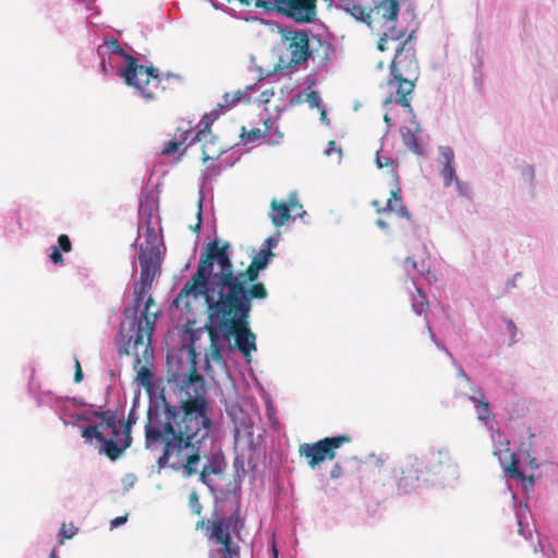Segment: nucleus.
Returning a JSON list of instances; mask_svg holds the SVG:
<instances>
[{
  "instance_id": "f257e3e1",
  "label": "nucleus",
  "mask_w": 558,
  "mask_h": 558,
  "mask_svg": "<svg viewBox=\"0 0 558 558\" xmlns=\"http://www.w3.org/2000/svg\"><path fill=\"white\" fill-rule=\"evenodd\" d=\"M190 353L192 364L178 384V404L163 399L162 409H148L145 424V447L153 449L163 445L158 465L183 470L187 476L197 473L202 442L209 437L213 427V409L205 381L196 368L195 351L192 349Z\"/></svg>"
},
{
  "instance_id": "f03ea898",
  "label": "nucleus",
  "mask_w": 558,
  "mask_h": 558,
  "mask_svg": "<svg viewBox=\"0 0 558 558\" xmlns=\"http://www.w3.org/2000/svg\"><path fill=\"white\" fill-rule=\"evenodd\" d=\"M229 242L220 243L218 239L209 242L204 248L196 271L183 286L173 301L175 307H190L191 299L203 296L206 304L228 308L236 302L250 316L252 300H264L268 292L262 282H250L235 276Z\"/></svg>"
},
{
  "instance_id": "7ed1b4c3",
  "label": "nucleus",
  "mask_w": 558,
  "mask_h": 558,
  "mask_svg": "<svg viewBox=\"0 0 558 558\" xmlns=\"http://www.w3.org/2000/svg\"><path fill=\"white\" fill-rule=\"evenodd\" d=\"M211 312V319L216 328L221 331L223 340L234 338L235 348L244 355L250 356L256 351V335L251 330L246 312L239 303L233 302L228 308L206 304Z\"/></svg>"
},
{
  "instance_id": "20e7f679",
  "label": "nucleus",
  "mask_w": 558,
  "mask_h": 558,
  "mask_svg": "<svg viewBox=\"0 0 558 558\" xmlns=\"http://www.w3.org/2000/svg\"><path fill=\"white\" fill-rule=\"evenodd\" d=\"M106 46L111 53L125 58L126 66L121 71V76L129 86L134 87L147 100H155L162 94L165 87L161 85L162 78L157 69L140 64L138 60L126 53L114 38L106 41Z\"/></svg>"
},
{
  "instance_id": "39448f33",
  "label": "nucleus",
  "mask_w": 558,
  "mask_h": 558,
  "mask_svg": "<svg viewBox=\"0 0 558 558\" xmlns=\"http://www.w3.org/2000/svg\"><path fill=\"white\" fill-rule=\"evenodd\" d=\"M240 517L235 512L228 518L217 520L201 519L196 522L195 529L209 531L208 537L214 539L220 547L209 550V558H240V547L232 541L233 534H239Z\"/></svg>"
},
{
  "instance_id": "423d86ee",
  "label": "nucleus",
  "mask_w": 558,
  "mask_h": 558,
  "mask_svg": "<svg viewBox=\"0 0 558 558\" xmlns=\"http://www.w3.org/2000/svg\"><path fill=\"white\" fill-rule=\"evenodd\" d=\"M151 306H155V301L149 294L141 318L133 323V333L129 336L122 335L125 340L123 345L119 349V354L134 355V367H137L142 363L138 352L140 348H144L143 353H146L150 347L151 335L158 318L157 312H150Z\"/></svg>"
},
{
  "instance_id": "0eeeda50",
  "label": "nucleus",
  "mask_w": 558,
  "mask_h": 558,
  "mask_svg": "<svg viewBox=\"0 0 558 558\" xmlns=\"http://www.w3.org/2000/svg\"><path fill=\"white\" fill-rule=\"evenodd\" d=\"M437 454L430 452L428 456L418 458L416 456L408 457L398 469L393 470V477L397 486L403 493H411L417 488L421 481H426L429 473L440 472L442 462L437 459Z\"/></svg>"
},
{
  "instance_id": "6e6552de",
  "label": "nucleus",
  "mask_w": 558,
  "mask_h": 558,
  "mask_svg": "<svg viewBox=\"0 0 558 558\" xmlns=\"http://www.w3.org/2000/svg\"><path fill=\"white\" fill-rule=\"evenodd\" d=\"M351 441L350 435L341 434L325 437L315 442L301 444L298 451L300 457L306 460L307 466L315 470L322 463L333 460L337 456V450Z\"/></svg>"
},
{
  "instance_id": "1a4fd4ad",
  "label": "nucleus",
  "mask_w": 558,
  "mask_h": 558,
  "mask_svg": "<svg viewBox=\"0 0 558 558\" xmlns=\"http://www.w3.org/2000/svg\"><path fill=\"white\" fill-rule=\"evenodd\" d=\"M138 263L141 266L140 287L135 288V303L134 314L137 312L140 303L144 300L145 295L149 293L153 282L160 272L161 256L156 245L146 247L141 246L137 254Z\"/></svg>"
},
{
  "instance_id": "9d476101",
  "label": "nucleus",
  "mask_w": 558,
  "mask_h": 558,
  "mask_svg": "<svg viewBox=\"0 0 558 558\" xmlns=\"http://www.w3.org/2000/svg\"><path fill=\"white\" fill-rule=\"evenodd\" d=\"M94 416L100 420L99 424L85 427L82 430V437L89 445L93 444V439L95 438L100 444V452L106 454V441H109V438H118L121 436L117 411L106 410L95 412Z\"/></svg>"
},
{
  "instance_id": "9b49d317",
  "label": "nucleus",
  "mask_w": 558,
  "mask_h": 558,
  "mask_svg": "<svg viewBox=\"0 0 558 558\" xmlns=\"http://www.w3.org/2000/svg\"><path fill=\"white\" fill-rule=\"evenodd\" d=\"M415 83L413 78L399 77L398 75H390L389 80L383 85L386 92L384 105L398 104L401 107L408 108L412 111L411 94L413 93Z\"/></svg>"
},
{
  "instance_id": "f8f14e48",
  "label": "nucleus",
  "mask_w": 558,
  "mask_h": 558,
  "mask_svg": "<svg viewBox=\"0 0 558 558\" xmlns=\"http://www.w3.org/2000/svg\"><path fill=\"white\" fill-rule=\"evenodd\" d=\"M413 38L410 34L409 38L397 48L396 54L390 63V75H398L399 77L413 78V82L418 77V64L415 58V51L412 47L407 48V43Z\"/></svg>"
},
{
  "instance_id": "ddd939ff",
  "label": "nucleus",
  "mask_w": 558,
  "mask_h": 558,
  "mask_svg": "<svg viewBox=\"0 0 558 558\" xmlns=\"http://www.w3.org/2000/svg\"><path fill=\"white\" fill-rule=\"evenodd\" d=\"M289 54V66H296L305 63L312 56L308 34L305 31L288 32L283 35Z\"/></svg>"
},
{
  "instance_id": "4468645a",
  "label": "nucleus",
  "mask_w": 558,
  "mask_h": 558,
  "mask_svg": "<svg viewBox=\"0 0 558 558\" xmlns=\"http://www.w3.org/2000/svg\"><path fill=\"white\" fill-rule=\"evenodd\" d=\"M278 10L296 22H312L316 0H275Z\"/></svg>"
},
{
  "instance_id": "2eb2a0df",
  "label": "nucleus",
  "mask_w": 558,
  "mask_h": 558,
  "mask_svg": "<svg viewBox=\"0 0 558 558\" xmlns=\"http://www.w3.org/2000/svg\"><path fill=\"white\" fill-rule=\"evenodd\" d=\"M136 421L137 416L134 409H132L128 415L124 427L121 430V436L118 438H109V441H106V456L109 459H118L124 450L130 447L132 442L131 427L136 423Z\"/></svg>"
},
{
  "instance_id": "dca6fc26",
  "label": "nucleus",
  "mask_w": 558,
  "mask_h": 558,
  "mask_svg": "<svg viewBox=\"0 0 558 558\" xmlns=\"http://www.w3.org/2000/svg\"><path fill=\"white\" fill-rule=\"evenodd\" d=\"M441 170L440 175L444 180L445 186H450L453 182L456 183L457 190L461 195L466 194L468 186L463 184L458 177L453 168L454 153L449 146H442L439 148Z\"/></svg>"
},
{
  "instance_id": "f3484780",
  "label": "nucleus",
  "mask_w": 558,
  "mask_h": 558,
  "mask_svg": "<svg viewBox=\"0 0 558 558\" xmlns=\"http://www.w3.org/2000/svg\"><path fill=\"white\" fill-rule=\"evenodd\" d=\"M205 328L210 339L208 352L206 353V368H210V362H214L219 365H225L222 348L218 343L222 339V333L216 328V323L214 319H211V312L208 308Z\"/></svg>"
},
{
  "instance_id": "a211bd4d",
  "label": "nucleus",
  "mask_w": 558,
  "mask_h": 558,
  "mask_svg": "<svg viewBox=\"0 0 558 558\" xmlns=\"http://www.w3.org/2000/svg\"><path fill=\"white\" fill-rule=\"evenodd\" d=\"M372 206L378 215L396 213L400 218H411V214L402 202L399 181L395 182V187L390 192V198L387 199L385 206H381L380 202L376 199L372 202Z\"/></svg>"
},
{
  "instance_id": "6ab92c4d",
  "label": "nucleus",
  "mask_w": 558,
  "mask_h": 558,
  "mask_svg": "<svg viewBox=\"0 0 558 558\" xmlns=\"http://www.w3.org/2000/svg\"><path fill=\"white\" fill-rule=\"evenodd\" d=\"M271 128H275L274 125V119L269 118L264 121V129L259 128H253L251 130H247L245 126L241 128V142L244 145L253 144L255 142L260 141L262 138H266L269 144H277L280 142V136L272 135L271 134Z\"/></svg>"
},
{
  "instance_id": "aec40b11",
  "label": "nucleus",
  "mask_w": 558,
  "mask_h": 558,
  "mask_svg": "<svg viewBox=\"0 0 558 558\" xmlns=\"http://www.w3.org/2000/svg\"><path fill=\"white\" fill-rule=\"evenodd\" d=\"M194 141L202 143V160L204 162L216 160L222 154V148L217 145L208 123H206L204 129L195 133Z\"/></svg>"
},
{
  "instance_id": "412c9836",
  "label": "nucleus",
  "mask_w": 558,
  "mask_h": 558,
  "mask_svg": "<svg viewBox=\"0 0 558 558\" xmlns=\"http://www.w3.org/2000/svg\"><path fill=\"white\" fill-rule=\"evenodd\" d=\"M275 256V254L270 251V248H262L252 259L251 264L244 271H239L235 276L242 277L250 282H254L257 280L259 271L265 269L270 259Z\"/></svg>"
},
{
  "instance_id": "4be33fe9",
  "label": "nucleus",
  "mask_w": 558,
  "mask_h": 558,
  "mask_svg": "<svg viewBox=\"0 0 558 558\" xmlns=\"http://www.w3.org/2000/svg\"><path fill=\"white\" fill-rule=\"evenodd\" d=\"M471 391L472 395L469 399L475 407L477 420L486 422L492 416L489 402L486 400L485 393L481 387H472Z\"/></svg>"
},
{
  "instance_id": "5701e85b",
  "label": "nucleus",
  "mask_w": 558,
  "mask_h": 558,
  "mask_svg": "<svg viewBox=\"0 0 558 558\" xmlns=\"http://www.w3.org/2000/svg\"><path fill=\"white\" fill-rule=\"evenodd\" d=\"M290 207L286 201H277L274 198L270 203V210L268 216L276 228L282 227L291 218Z\"/></svg>"
},
{
  "instance_id": "b1692460",
  "label": "nucleus",
  "mask_w": 558,
  "mask_h": 558,
  "mask_svg": "<svg viewBox=\"0 0 558 558\" xmlns=\"http://www.w3.org/2000/svg\"><path fill=\"white\" fill-rule=\"evenodd\" d=\"M223 472V465L219 458L214 457L208 464H205L199 472L201 482L206 485L211 493H215V486L211 475H219Z\"/></svg>"
},
{
  "instance_id": "393cba45",
  "label": "nucleus",
  "mask_w": 558,
  "mask_h": 558,
  "mask_svg": "<svg viewBox=\"0 0 558 558\" xmlns=\"http://www.w3.org/2000/svg\"><path fill=\"white\" fill-rule=\"evenodd\" d=\"M372 11L386 21L395 22L400 11L399 0H380Z\"/></svg>"
},
{
  "instance_id": "a878e982",
  "label": "nucleus",
  "mask_w": 558,
  "mask_h": 558,
  "mask_svg": "<svg viewBox=\"0 0 558 558\" xmlns=\"http://www.w3.org/2000/svg\"><path fill=\"white\" fill-rule=\"evenodd\" d=\"M319 47L315 50L312 49L313 61L318 68H326L329 65L333 54V48L329 44L322 43L318 40Z\"/></svg>"
},
{
  "instance_id": "bb28decb",
  "label": "nucleus",
  "mask_w": 558,
  "mask_h": 558,
  "mask_svg": "<svg viewBox=\"0 0 558 558\" xmlns=\"http://www.w3.org/2000/svg\"><path fill=\"white\" fill-rule=\"evenodd\" d=\"M72 251V243L66 234H61L58 238V246H53L49 258L54 264H62L63 257L61 252L69 253Z\"/></svg>"
},
{
  "instance_id": "cd10ccee",
  "label": "nucleus",
  "mask_w": 558,
  "mask_h": 558,
  "mask_svg": "<svg viewBox=\"0 0 558 558\" xmlns=\"http://www.w3.org/2000/svg\"><path fill=\"white\" fill-rule=\"evenodd\" d=\"M344 10L356 21L365 23L366 25H371L373 13L372 10H367L365 7L355 2H349L345 5Z\"/></svg>"
},
{
  "instance_id": "c85d7f7f",
  "label": "nucleus",
  "mask_w": 558,
  "mask_h": 558,
  "mask_svg": "<svg viewBox=\"0 0 558 558\" xmlns=\"http://www.w3.org/2000/svg\"><path fill=\"white\" fill-rule=\"evenodd\" d=\"M505 465L504 469L507 474L517 480H524V474L519 471V458L514 452L509 450L505 451Z\"/></svg>"
},
{
  "instance_id": "c756f323",
  "label": "nucleus",
  "mask_w": 558,
  "mask_h": 558,
  "mask_svg": "<svg viewBox=\"0 0 558 558\" xmlns=\"http://www.w3.org/2000/svg\"><path fill=\"white\" fill-rule=\"evenodd\" d=\"M403 144L414 154L423 155V148L418 143L416 133L410 129L402 131Z\"/></svg>"
},
{
  "instance_id": "7c9ffc66",
  "label": "nucleus",
  "mask_w": 558,
  "mask_h": 558,
  "mask_svg": "<svg viewBox=\"0 0 558 558\" xmlns=\"http://www.w3.org/2000/svg\"><path fill=\"white\" fill-rule=\"evenodd\" d=\"M376 165L379 169L388 168L390 171L391 177L393 178L395 182L399 181V174H398V163L395 159H392L389 156H381L379 153L376 155Z\"/></svg>"
},
{
  "instance_id": "2f4dec72",
  "label": "nucleus",
  "mask_w": 558,
  "mask_h": 558,
  "mask_svg": "<svg viewBox=\"0 0 558 558\" xmlns=\"http://www.w3.org/2000/svg\"><path fill=\"white\" fill-rule=\"evenodd\" d=\"M429 307L426 295L423 291L416 288V294L412 296V308L417 315L426 314Z\"/></svg>"
},
{
  "instance_id": "473e14b6",
  "label": "nucleus",
  "mask_w": 558,
  "mask_h": 558,
  "mask_svg": "<svg viewBox=\"0 0 558 558\" xmlns=\"http://www.w3.org/2000/svg\"><path fill=\"white\" fill-rule=\"evenodd\" d=\"M405 266H410L412 272L420 275L429 274V266L424 258L415 259L414 257H407L404 260Z\"/></svg>"
},
{
  "instance_id": "72a5a7b5",
  "label": "nucleus",
  "mask_w": 558,
  "mask_h": 558,
  "mask_svg": "<svg viewBox=\"0 0 558 558\" xmlns=\"http://www.w3.org/2000/svg\"><path fill=\"white\" fill-rule=\"evenodd\" d=\"M243 93L241 90L234 93H226L222 96V102L218 104V109H228L234 106L242 98Z\"/></svg>"
},
{
  "instance_id": "f704fd0d",
  "label": "nucleus",
  "mask_w": 558,
  "mask_h": 558,
  "mask_svg": "<svg viewBox=\"0 0 558 558\" xmlns=\"http://www.w3.org/2000/svg\"><path fill=\"white\" fill-rule=\"evenodd\" d=\"M137 380L143 387L149 388L153 385V373L149 368L141 366L137 372Z\"/></svg>"
},
{
  "instance_id": "c9c22d12",
  "label": "nucleus",
  "mask_w": 558,
  "mask_h": 558,
  "mask_svg": "<svg viewBox=\"0 0 558 558\" xmlns=\"http://www.w3.org/2000/svg\"><path fill=\"white\" fill-rule=\"evenodd\" d=\"M77 531L78 529L73 524L68 525L63 523L59 532V543L63 544L65 539L72 538L77 533Z\"/></svg>"
},
{
  "instance_id": "e433bc0d",
  "label": "nucleus",
  "mask_w": 558,
  "mask_h": 558,
  "mask_svg": "<svg viewBox=\"0 0 558 558\" xmlns=\"http://www.w3.org/2000/svg\"><path fill=\"white\" fill-rule=\"evenodd\" d=\"M189 507L192 510V513L195 515H201L203 511V506L199 502L198 494L196 492H191L189 495Z\"/></svg>"
},
{
  "instance_id": "4c0bfd02",
  "label": "nucleus",
  "mask_w": 558,
  "mask_h": 558,
  "mask_svg": "<svg viewBox=\"0 0 558 558\" xmlns=\"http://www.w3.org/2000/svg\"><path fill=\"white\" fill-rule=\"evenodd\" d=\"M184 144V141H169L162 148V155H170L179 151L180 147Z\"/></svg>"
},
{
  "instance_id": "58836bf2",
  "label": "nucleus",
  "mask_w": 558,
  "mask_h": 558,
  "mask_svg": "<svg viewBox=\"0 0 558 558\" xmlns=\"http://www.w3.org/2000/svg\"><path fill=\"white\" fill-rule=\"evenodd\" d=\"M308 105L314 108V107H319L320 105V97H319V94L317 92H311L308 95H307V98H306Z\"/></svg>"
},
{
  "instance_id": "ea45409f",
  "label": "nucleus",
  "mask_w": 558,
  "mask_h": 558,
  "mask_svg": "<svg viewBox=\"0 0 558 558\" xmlns=\"http://www.w3.org/2000/svg\"><path fill=\"white\" fill-rule=\"evenodd\" d=\"M342 474H343L342 465L339 462L335 463L331 466L330 472H329L330 478H332V480L339 478L340 476H342Z\"/></svg>"
},
{
  "instance_id": "a19ab883",
  "label": "nucleus",
  "mask_w": 558,
  "mask_h": 558,
  "mask_svg": "<svg viewBox=\"0 0 558 558\" xmlns=\"http://www.w3.org/2000/svg\"><path fill=\"white\" fill-rule=\"evenodd\" d=\"M287 204L288 207H290V210H295L298 207L302 208V205L299 203L298 194L295 192L289 195Z\"/></svg>"
},
{
  "instance_id": "79ce46f5",
  "label": "nucleus",
  "mask_w": 558,
  "mask_h": 558,
  "mask_svg": "<svg viewBox=\"0 0 558 558\" xmlns=\"http://www.w3.org/2000/svg\"><path fill=\"white\" fill-rule=\"evenodd\" d=\"M332 153H337L339 156L341 155V148L337 145L336 141H329L325 150L327 156H330Z\"/></svg>"
},
{
  "instance_id": "37998d69",
  "label": "nucleus",
  "mask_w": 558,
  "mask_h": 558,
  "mask_svg": "<svg viewBox=\"0 0 558 558\" xmlns=\"http://www.w3.org/2000/svg\"><path fill=\"white\" fill-rule=\"evenodd\" d=\"M82 380H83V371H82L78 360H75L74 381L77 384V383H81Z\"/></svg>"
},
{
  "instance_id": "c03bdc74",
  "label": "nucleus",
  "mask_w": 558,
  "mask_h": 558,
  "mask_svg": "<svg viewBox=\"0 0 558 558\" xmlns=\"http://www.w3.org/2000/svg\"><path fill=\"white\" fill-rule=\"evenodd\" d=\"M387 43H388V36L387 34H385L383 37H380V39L378 40V44H377V48L380 50V51H385L387 50Z\"/></svg>"
},
{
  "instance_id": "a18cd8bd",
  "label": "nucleus",
  "mask_w": 558,
  "mask_h": 558,
  "mask_svg": "<svg viewBox=\"0 0 558 558\" xmlns=\"http://www.w3.org/2000/svg\"><path fill=\"white\" fill-rule=\"evenodd\" d=\"M126 520H128V517H126V515L117 517L116 519H113V520L111 521V526H112V527H117V526H119V525H121V524H124V523L126 522Z\"/></svg>"
},
{
  "instance_id": "49530a36",
  "label": "nucleus",
  "mask_w": 558,
  "mask_h": 558,
  "mask_svg": "<svg viewBox=\"0 0 558 558\" xmlns=\"http://www.w3.org/2000/svg\"><path fill=\"white\" fill-rule=\"evenodd\" d=\"M274 125L275 128H271V134L275 136V135H278L280 136V140L283 137V133L280 132L279 130V125H278V122L277 120L274 119Z\"/></svg>"
},
{
  "instance_id": "de8ad7c7",
  "label": "nucleus",
  "mask_w": 558,
  "mask_h": 558,
  "mask_svg": "<svg viewBox=\"0 0 558 558\" xmlns=\"http://www.w3.org/2000/svg\"><path fill=\"white\" fill-rule=\"evenodd\" d=\"M507 326H508V330H509V331H510V333H511V337L513 338V337H514V335H515V331H517V327H515V325H514L511 320H509V322L507 323Z\"/></svg>"
},
{
  "instance_id": "09e8293b",
  "label": "nucleus",
  "mask_w": 558,
  "mask_h": 558,
  "mask_svg": "<svg viewBox=\"0 0 558 558\" xmlns=\"http://www.w3.org/2000/svg\"><path fill=\"white\" fill-rule=\"evenodd\" d=\"M265 245L266 247L265 248H272L274 246H276V240L272 239V238H268L266 241H265Z\"/></svg>"
},
{
  "instance_id": "8fccbe9b",
  "label": "nucleus",
  "mask_w": 558,
  "mask_h": 558,
  "mask_svg": "<svg viewBox=\"0 0 558 558\" xmlns=\"http://www.w3.org/2000/svg\"><path fill=\"white\" fill-rule=\"evenodd\" d=\"M201 208L197 211V222L194 228H192L193 231H198L201 228L202 219H201Z\"/></svg>"
},
{
  "instance_id": "3c124183",
  "label": "nucleus",
  "mask_w": 558,
  "mask_h": 558,
  "mask_svg": "<svg viewBox=\"0 0 558 558\" xmlns=\"http://www.w3.org/2000/svg\"><path fill=\"white\" fill-rule=\"evenodd\" d=\"M376 223H377V226L380 229H387L388 228V223L385 220H383V219H378Z\"/></svg>"
},
{
  "instance_id": "603ef678",
  "label": "nucleus",
  "mask_w": 558,
  "mask_h": 558,
  "mask_svg": "<svg viewBox=\"0 0 558 558\" xmlns=\"http://www.w3.org/2000/svg\"><path fill=\"white\" fill-rule=\"evenodd\" d=\"M426 327H427V329H428V332H429V336H430L432 340H433L434 342H436L435 335L433 333L432 328H430V326L428 325V323H426Z\"/></svg>"
},
{
  "instance_id": "864d4df0",
  "label": "nucleus",
  "mask_w": 558,
  "mask_h": 558,
  "mask_svg": "<svg viewBox=\"0 0 558 558\" xmlns=\"http://www.w3.org/2000/svg\"><path fill=\"white\" fill-rule=\"evenodd\" d=\"M320 119H322L323 121H325V120L327 119V113H326V110H325V109H323V110H322V112H320Z\"/></svg>"
},
{
  "instance_id": "5fc2aeb1",
  "label": "nucleus",
  "mask_w": 558,
  "mask_h": 558,
  "mask_svg": "<svg viewBox=\"0 0 558 558\" xmlns=\"http://www.w3.org/2000/svg\"><path fill=\"white\" fill-rule=\"evenodd\" d=\"M459 376H461V377L465 378L466 380H469V377L466 376V374L462 369L459 371Z\"/></svg>"
},
{
  "instance_id": "6e6d98bb",
  "label": "nucleus",
  "mask_w": 558,
  "mask_h": 558,
  "mask_svg": "<svg viewBox=\"0 0 558 558\" xmlns=\"http://www.w3.org/2000/svg\"><path fill=\"white\" fill-rule=\"evenodd\" d=\"M214 119H217L219 113H218V109H215L211 114H210Z\"/></svg>"
},
{
  "instance_id": "4d7b16f0",
  "label": "nucleus",
  "mask_w": 558,
  "mask_h": 558,
  "mask_svg": "<svg viewBox=\"0 0 558 558\" xmlns=\"http://www.w3.org/2000/svg\"><path fill=\"white\" fill-rule=\"evenodd\" d=\"M384 120L387 124H390L391 119L389 118L388 114H385Z\"/></svg>"
},
{
  "instance_id": "13d9d810",
  "label": "nucleus",
  "mask_w": 558,
  "mask_h": 558,
  "mask_svg": "<svg viewBox=\"0 0 558 558\" xmlns=\"http://www.w3.org/2000/svg\"><path fill=\"white\" fill-rule=\"evenodd\" d=\"M50 558H59L54 549L50 553Z\"/></svg>"
},
{
  "instance_id": "bf43d9fd",
  "label": "nucleus",
  "mask_w": 558,
  "mask_h": 558,
  "mask_svg": "<svg viewBox=\"0 0 558 558\" xmlns=\"http://www.w3.org/2000/svg\"><path fill=\"white\" fill-rule=\"evenodd\" d=\"M100 65H101V70H102V71H106V63H105V61H102V62L100 63Z\"/></svg>"
}]
</instances>
